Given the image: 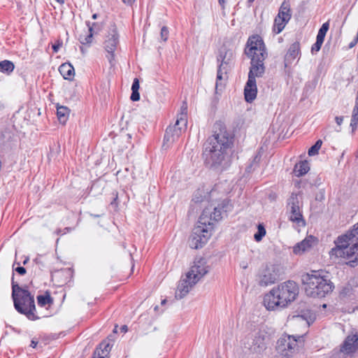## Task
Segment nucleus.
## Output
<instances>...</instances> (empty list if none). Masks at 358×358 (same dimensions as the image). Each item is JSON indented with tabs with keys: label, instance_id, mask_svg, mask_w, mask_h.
Wrapping results in <instances>:
<instances>
[{
	"label": "nucleus",
	"instance_id": "obj_1",
	"mask_svg": "<svg viewBox=\"0 0 358 358\" xmlns=\"http://www.w3.org/2000/svg\"><path fill=\"white\" fill-rule=\"evenodd\" d=\"M234 136L222 122H216L213 134L204 144L202 157L205 166L213 171L222 172L231 165L229 153L234 144Z\"/></svg>",
	"mask_w": 358,
	"mask_h": 358
},
{
	"label": "nucleus",
	"instance_id": "obj_2",
	"mask_svg": "<svg viewBox=\"0 0 358 358\" xmlns=\"http://www.w3.org/2000/svg\"><path fill=\"white\" fill-rule=\"evenodd\" d=\"M334 243L336 246L330 250V257L345 259L348 260L347 265L355 267L358 264V222L351 230L339 236Z\"/></svg>",
	"mask_w": 358,
	"mask_h": 358
},
{
	"label": "nucleus",
	"instance_id": "obj_3",
	"mask_svg": "<svg viewBox=\"0 0 358 358\" xmlns=\"http://www.w3.org/2000/svg\"><path fill=\"white\" fill-rule=\"evenodd\" d=\"M244 53L251 59L248 80L256 81V78H261L264 74V61L268 55L262 37L259 35L250 36L246 43Z\"/></svg>",
	"mask_w": 358,
	"mask_h": 358
},
{
	"label": "nucleus",
	"instance_id": "obj_4",
	"mask_svg": "<svg viewBox=\"0 0 358 358\" xmlns=\"http://www.w3.org/2000/svg\"><path fill=\"white\" fill-rule=\"evenodd\" d=\"M213 214L208 209H204L200 215L198 224L192 230V233L189 238V245L192 249L201 248L210 238L213 229V222H217L221 220L220 213L217 209H215Z\"/></svg>",
	"mask_w": 358,
	"mask_h": 358
},
{
	"label": "nucleus",
	"instance_id": "obj_5",
	"mask_svg": "<svg viewBox=\"0 0 358 358\" xmlns=\"http://www.w3.org/2000/svg\"><path fill=\"white\" fill-rule=\"evenodd\" d=\"M298 294L297 284L292 280H288L272 289L264 296V304L268 311L280 310L294 301Z\"/></svg>",
	"mask_w": 358,
	"mask_h": 358
},
{
	"label": "nucleus",
	"instance_id": "obj_6",
	"mask_svg": "<svg viewBox=\"0 0 358 358\" xmlns=\"http://www.w3.org/2000/svg\"><path fill=\"white\" fill-rule=\"evenodd\" d=\"M305 292L307 296L313 298H322L332 292L334 286L330 280L322 276L315 271L312 273H305L301 276Z\"/></svg>",
	"mask_w": 358,
	"mask_h": 358
},
{
	"label": "nucleus",
	"instance_id": "obj_7",
	"mask_svg": "<svg viewBox=\"0 0 358 358\" xmlns=\"http://www.w3.org/2000/svg\"><path fill=\"white\" fill-rule=\"evenodd\" d=\"M208 272V266H206L205 259L195 260L190 270L186 273L185 278L179 281L175 293L176 298L181 299L186 296L190 289Z\"/></svg>",
	"mask_w": 358,
	"mask_h": 358
},
{
	"label": "nucleus",
	"instance_id": "obj_8",
	"mask_svg": "<svg viewBox=\"0 0 358 358\" xmlns=\"http://www.w3.org/2000/svg\"><path fill=\"white\" fill-rule=\"evenodd\" d=\"M12 299L15 310L19 313H34L36 310L34 295L27 289L20 285V280L11 279Z\"/></svg>",
	"mask_w": 358,
	"mask_h": 358
},
{
	"label": "nucleus",
	"instance_id": "obj_9",
	"mask_svg": "<svg viewBox=\"0 0 358 358\" xmlns=\"http://www.w3.org/2000/svg\"><path fill=\"white\" fill-rule=\"evenodd\" d=\"M303 336L283 334L278 340L276 350L282 358H290L298 350Z\"/></svg>",
	"mask_w": 358,
	"mask_h": 358
},
{
	"label": "nucleus",
	"instance_id": "obj_10",
	"mask_svg": "<svg viewBox=\"0 0 358 358\" xmlns=\"http://www.w3.org/2000/svg\"><path fill=\"white\" fill-rule=\"evenodd\" d=\"M187 118L184 113L178 115L177 120L173 126H169L165 131L163 147L169 148L176 141L181 134L185 131Z\"/></svg>",
	"mask_w": 358,
	"mask_h": 358
},
{
	"label": "nucleus",
	"instance_id": "obj_11",
	"mask_svg": "<svg viewBox=\"0 0 358 358\" xmlns=\"http://www.w3.org/2000/svg\"><path fill=\"white\" fill-rule=\"evenodd\" d=\"M234 52L232 50L222 47L220 49L217 61L218 63L217 72L216 87L218 86V81L223 79V74H227L231 69Z\"/></svg>",
	"mask_w": 358,
	"mask_h": 358
},
{
	"label": "nucleus",
	"instance_id": "obj_12",
	"mask_svg": "<svg viewBox=\"0 0 358 358\" xmlns=\"http://www.w3.org/2000/svg\"><path fill=\"white\" fill-rule=\"evenodd\" d=\"M280 278V267L275 264H267L261 268L257 275L258 285L266 287L275 283Z\"/></svg>",
	"mask_w": 358,
	"mask_h": 358
},
{
	"label": "nucleus",
	"instance_id": "obj_13",
	"mask_svg": "<svg viewBox=\"0 0 358 358\" xmlns=\"http://www.w3.org/2000/svg\"><path fill=\"white\" fill-rule=\"evenodd\" d=\"M303 206L302 196L300 194L292 193L287 199V206L289 209V220L293 222L304 225L305 220L303 217L302 211L301 210Z\"/></svg>",
	"mask_w": 358,
	"mask_h": 358
},
{
	"label": "nucleus",
	"instance_id": "obj_14",
	"mask_svg": "<svg viewBox=\"0 0 358 358\" xmlns=\"http://www.w3.org/2000/svg\"><path fill=\"white\" fill-rule=\"evenodd\" d=\"M119 43V35L117 29L114 27L111 29V32L107 36V39L104 42V48L106 51L109 54L107 57L110 64H113L114 61V52L116 50L117 45Z\"/></svg>",
	"mask_w": 358,
	"mask_h": 358
},
{
	"label": "nucleus",
	"instance_id": "obj_15",
	"mask_svg": "<svg viewBox=\"0 0 358 358\" xmlns=\"http://www.w3.org/2000/svg\"><path fill=\"white\" fill-rule=\"evenodd\" d=\"M269 340V335L263 331H259L252 338V344L250 345L249 348L254 352H260L266 349Z\"/></svg>",
	"mask_w": 358,
	"mask_h": 358
},
{
	"label": "nucleus",
	"instance_id": "obj_16",
	"mask_svg": "<svg viewBox=\"0 0 358 358\" xmlns=\"http://www.w3.org/2000/svg\"><path fill=\"white\" fill-rule=\"evenodd\" d=\"M88 27V34H80L79 41L83 45L90 44L92 41L94 34H98L103 28V25L99 22L91 23L90 21L85 22Z\"/></svg>",
	"mask_w": 358,
	"mask_h": 358
},
{
	"label": "nucleus",
	"instance_id": "obj_17",
	"mask_svg": "<svg viewBox=\"0 0 358 358\" xmlns=\"http://www.w3.org/2000/svg\"><path fill=\"white\" fill-rule=\"evenodd\" d=\"M315 241V237L313 236L306 237L302 241L296 243L293 247V253L296 255H302L306 251L309 250L312 248L313 243Z\"/></svg>",
	"mask_w": 358,
	"mask_h": 358
},
{
	"label": "nucleus",
	"instance_id": "obj_18",
	"mask_svg": "<svg viewBox=\"0 0 358 358\" xmlns=\"http://www.w3.org/2000/svg\"><path fill=\"white\" fill-rule=\"evenodd\" d=\"M257 94V87L256 81L248 80L244 88V95L245 101L248 103L252 102L255 99Z\"/></svg>",
	"mask_w": 358,
	"mask_h": 358
},
{
	"label": "nucleus",
	"instance_id": "obj_19",
	"mask_svg": "<svg viewBox=\"0 0 358 358\" xmlns=\"http://www.w3.org/2000/svg\"><path fill=\"white\" fill-rule=\"evenodd\" d=\"M300 52V43L297 41L292 43L289 46L285 56V66L292 64V62L299 55Z\"/></svg>",
	"mask_w": 358,
	"mask_h": 358
},
{
	"label": "nucleus",
	"instance_id": "obj_20",
	"mask_svg": "<svg viewBox=\"0 0 358 358\" xmlns=\"http://www.w3.org/2000/svg\"><path fill=\"white\" fill-rule=\"evenodd\" d=\"M358 341V336L357 334L349 335L345 339L341 350L345 353L353 352L356 350L355 343Z\"/></svg>",
	"mask_w": 358,
	"mask_h": 358
},
{
	"label": "nucleus",
	"instance_id": "obj_21",
	"mask_svg": "<svg viewBox=\"0 0 358 358\" xmlns=\"http://www.w3.org/2000/svg\"><path fill=\"white\" fill-rule=\"evenodd\" d=\"M14 141H15L14 132L10 129H4L0 135V144L3 146L11 147Z\"/></svg>",
	"mask_w": 358,
	"mask_h": 358
},
{
	"label": "nucleus",
	"instance_id": "obj_22",
	"mask_svg": "<svg viewBox=\"0 0 358 358\" xmlns=\"http://www.w3.org/2000/svg\"><path fill=\"white\" fill-rule=\"evenodd\" d=\"M292 320L296 324H302L309 327L316 320V315H294Z\"/></svg>",
	"mask_w": 358,
	"mask_h": 358
},
{
	"label": "nucleus",
	"instance_id": "obj_23",
	"mask_svg": "<svg viewBox=\"0 0 358 358\" xmlns=\"http://www.w3.org/2000/svg\"><path fill=\"white\" fill-rule=\"evenodd\" d=\"M292 17V13L289 3L284 1L281 4L278 14L276 16L278 19H280L281 22H288Z\"/></svg>",
	"mask_w": 358,
	"mask_h": 358
},
{
	"label": "nucleus",
	"instance_id": "obj_24",
	"mask_svg": "<svg viewBox=\"0 0 358 358\" xmlns=\"http://www.w3.org/2000/svg\"><path fill=\"white\" fill-rule=\"evenodd\" d=\"M111 350L110 344L103 341L99 344V348L94 352L93 357L96 358H107L109 352Z\"/></svg>",
	"mask_w": 358,
	"mask_h": 358
},
{
	"label": "nucleus",
	"instance_id": "obj_25",
	"mask_svg": "<svg viewBox=\"0 0 358 358\" xmlns=\"http://www.w3.org/2000/svg\"><path fill=\"white\" fill-rule=\"evenodd\" d=\"M59 71L66 80H71L74 76V68L69 63H64L59 67Z\"/></svg>",
	"mask_w": 358,
	"mask_h": 358
},
{
	"label": "nucleus",
	"instance_id": "obj_26",
	"mask_svg": "<svg viewBox=\"0 0 358 358\" xmlns=\"http://www.w3.org/2000/svg\"><path fill=\"white\" fill-rule=\"evenodd\" d=\"M309 170V164L306 160L301 161L296 164L294 168V174L297 177L305 175Z\"/></svg>",
	"mask_w": 358,
	"mask_h": 358
},
{
	"label": "nucleus",
	"instance_id": "obj_27",
	"mask_svg": "<svg viewBox=\"0 0 358 358\" xmlns=\"http://www.w3.org/2000/svg\"><path fill=\"white\" fill-rule=\"evenodd\" d=\"M36 299L38 305L41 307H44L46 305L51 306L54 303V299L48 291L45 292L43 294L38 295Z\"/></svg>",
	"mask_w": 358,
	"mask_h": 358
},
{
	"label": "nucleus",
	"instance_id": "obj_28",
	"mask_svg": "<svg viewBox=\"0 0 358 358\" xmlns=\"http://www.w3.org/2000/svg\"><path fill=\"white\" fill-rule=\"evenodd\" d=\"M15 69V65L13 62L10 60H3L0 62V71L3 73L10 75Z\"/></svg>",
	"mask_w": 358,
	"mask_h": 358
},
{
	"label": "nucleus",
	"instance_id": "obj_29",
	"mask_svg": "<svg viewBox=\"0 0 358 358\" xmlns=\"http://www.w3.org/2000/svg\"><path fill=\"white\" fill-rule=\"evenodd\" d=\"M231 208H232V206L231 204L230 203V201L228 199H224L220 204L218 205V206L217 207H215L214 208V210L215 209H217L220 213V217L221 218L222 217V210L227 213L228 211H230L231 210ZM208 209V208H206ZM208 210H210V212L213 215V213L215 212V210L213 212H211L210 209L208 208Z\"/></svg>",
	"mask_w": 358,
	"mask_h": 358
},
{
	"label": "nucleus",
	"instance_id": "obj_30",
	"mask_svg": "<svg viewBox=\"0 0 358 358\" xmlns=\"http://www.w3.org/2000/svg\"><path fill=\"white\" fill-rule=\"evenodd\" d=\"M69 114V110L67 107L60 106L57 108V115L60 122L65 123Z\"/></svg>",
	"mask_w": 358,
	"mask_h": 358
},
{
	"label": "nucleus",
	"instance_id": "obj_31",
	"mask_svg": "<svg viewBox=\"0 0 358 358\" xmlns=\"http://www.w3.org/2000/svg\"><path fill=\"white\" fill-rule=\"evenodd\" d=\"M266 235V229L263 224H259L257 225V231L254 235V238L257 242H259L262 240L263 237Z\"/></svg>",
	"mask_w": 358,
	"mask_h": 358
},
{
	"label": "nucleus",
	"instance_id": "obj_32",
	"mask_svg": "<svg viewBox=\"0 0 358 358\" xmlns=\"http://www.w3.org/2000/svg\"><path fill=\"white\" fill-rule=\"evenodd\" d=\"M322 145V141L319 139L317 140L315 143L312 145L309 150H308V155L309 156H314L318 154L319 150L321 148V146Z\"/></svg>",
	"mask_w": 358,
	"mask_h": 358
},
{
	"label": "nucleus",
	"instance_id": "obj_33",
	"mask_svg": "<svg viewBox=\"0 0 358 358\" xmlns=\"http://www.w3.org/2000/svg\"><path fill=\"white\" fill-rule=\"evenodd\" d=\"M287 22H281L280 24H273V31L275 34H280L285 28Z\"/></svg>",
	"mask_w": 358,
	"mask_h": 358
},
{
	"label": "nucleus",
	"instance_id": "obj_34",
	"mask_svg": "<svg viewBox=\"0 0 358 358\" xmlns=\"http://www.w3.org/2000/svg\"><path fill=\"white\" fill-rule=\"evenodd\" d=\"M13 270L21 275H24L27 272L26 268L23 266H20L19 262L14 263L13 265Z\"/></svg>",
	"mask_w": 358,
	"mask_h": 358
},
{
	"label": "nucleus",
	"instance_id": "obj_35",
	"mask_svg": "<svg viewBox=\"0 0 358 358\" xmlns=\"http://www.w3.org/2000/svg\"><path fill=\"white\" fill-rule=\"evenodd\" d=\"M169 30L166 27L164 26L161 29L160 36L163 41H166L169 38Z\"/></svg>",
	"mask_w": 358,
	"mask_h": 358
},
{
	"label": "nucleus",
	"instance_id": "obj_36",
	"mask_svg": "<svg viewBox=\"0 0 358 358\" xmlns=\"http://www.w3.org/2000/svg\"><path fill=\"white\" fill-rule=\"evenodd\" d=\"M322 43L317 41L312 45L311 52L313 53L314 52H318L322 47Z\"/></svg>",
	"mask_w": 358,
	"mask_h": 358
},
{
	"label": "nucleus",
	"instance_id": "obj_37",
	"mask_svg": "<svg viewBox=\"0 0 358 358\" xmlns=\"http://www.w3.org/2000/svg\"><path fill=\"white\" fill-rule=\"evenodd\" d=\"M139 87H140V86H139L138 79V78H134V80L133 81V83H132V85H131V90H132V92L138 91Z\"/></svg>",
	"mask_w": 358,
	"mask_h": 358
},
{
	"label": "nucleus",
	"instance_id": "obj_38",
	"mask_svg": "<svg viewBox=\"0 0 358 358\" xmlns=\"http://www.w3.org/2000/svg\"><path fill=\"white\" fill-rule=\"evenodd\" d=\"M343 119H344L343 116H336L335 117V121L338 127H341V125L342 124V123L343 122ZM341 127H339V129H337L336 131L339 132V131H341Z\"/></svg>",
	"mask_w": 358,
	"mask_h": 358
},
{
	"label": "nucleus",
	"instance_id": "obj_39",
	"mask_svg": "<svg viewBox=\"0 0 358 358\" xmlns=\"http://www.w3.org/2000/svg\"><path fill=\"white\" fill-rule=\"evenodd\" d=\"M131 100H132L133 101H137L140 99V94L138 92V91H134V92H131V97H130Z\"/></svg>",
	"mask_w": 358,
	"mask_h": 358
},
{
	"label": "nucleus",
	"instance_id": "obj_40",
	"mask_svg": "<svg viewBox=\"0 0 358 358\" xmlns=\"http://www.w3.org/2000/svg\"><path fill=\"white\" fill-rule=\"evenodd\" d=\"M329 22H324L322 25V27L320 28L319 30L322 31V32H325V34H327V32L329 30Z\"/></svg>",
	"mask_w": 358,
	"mask_h": 358
},
{
	"label": "nucleus",
	"instance_id": "obj_41",
	"mask_svg": "<svg viewBox=\"0 0 358 358\" xmlns=\"http://www.w3.org/2000/svg\"><path fill=\"white\" fill-rule=\"evenodd\" d=\"M352 122H358V110H352V114L351 117Z\"/></svg>",
	"mask_w": 358,
	"mask_h": 358
},
{
	"label": "nucleus",
	"instance_id": "obj_42",
	"mask_svg": "<svg viewBox=\"0 0 358 358\" xmlns=\"http://www.w3.org/2000/svg\"><path fill=\"white\" fill-rule=\"evenodd\" d=\"M358 127V122H350V127L352 128V133H355Z\"/></svg>",
	"mask_w": 358,
	"mask_h": 358
},
{
	"label": "nucleus",
	"instance_id": "obj_43",
	"mask_svg": "<svg viewBox=\"0 0 358 358\" xmlns=\"http://www.w3.org/2000/svg\"><path fill=\"white\" fill-rule=\"evenodd\" d=\"M187 106L186 102H183L182 106H181V113H184L185 114V116L187 117Z\"/></svg>",
	"mask_w": 358,
	"mask_h": 358
},
{
	"label": "nucleus",
	"instance_id": "obj_44",
	"mask_svg": "<svg viewBox=\"0 0 358 358\" xmlns=\"http://www.w3.org/2000/svg\"><path fill=\"white\" fill-rule=\"evenodd\" d=\"M27 316V318L30 320L34 321L38 319H39V317H38L37 315H26Z\"/></svg>",
	"mask_w": 358,
	"mask_h": 358
},
{
	"label": "nucleus",
	"instance_id": "obj_45",
	"mask_svg": "<svg viewBox=\"0 0 358 358\" xmlns=\"http://www.w3.org/2000/svg\"><path fill=\"white\" fill-rule=\"evenodd\" d=\"M324 37L325 36H321V35L317 34V37H316V41L323 43L324 40Z\"/></svg>",
	"mask_w": 358,
	"mask_h": 358
},
{
	"label": "nucleus",
	"instance_id": "obj_46",
	"mask_svg": "<svg viewBox=\"0 0 358 358\" xmlns=\"http://www.w3.org/2000/svg\"><path fill=\"white\" fill-rule=\"evenodd\" d=\"M136 0H122L123 3L127 5H132Z\"/></svg>",
	"mask_w": 358,
	"mask_h": 358
},
{
	"label": "nucleus",
	"instance_id": "obj_47",
	"mask_svg": "<svg viewBox=\"0 0 358 358\" xmlns=\"http://www.w3.org/2000/svg\"><path fill=\"white\" fill-rule=\"evenodd\" d=\"M357 43H358V41H356V40L354 39L352 41H351L350 43L349 48H352Z\"/></svg>",
	"mask_w": 358,
	"mask_h": 358
},
{
	"label": "nucleus",
	"instance_id": "obj_48",
	"mask_svg": "<svg viewBox=\"0 0 358 358\" xmlns=\"http://www.w3.org/2000/svg\"><path fill=\"white\" fill-rule=\"evenodd\" d=\"M37 344H38L37 341L32 340L31 342L30 346L34 348L36 347Z\"/></svg>",
	"mask_w": 358,
	"mask_h": 358
},
{
	"label": "nucleus",
	"instance_id": "obj_49",
	"mask_svg": "<svg viewBox=\"0 0 358 358\" xmlns=\"http://www.w3.org/2000/svg\"><path fill=\"white\" fill-rule=\"evenodd\" d=\"M59 45H52V49L54 50V52H57L59 50Z\"/></svg>",
	"mask_w": 358,
	"mask_h": 358
},
{
	"label": "nucleus",
	"instance_id": "obj_50",
	"mask_svg": "<svg viewBox=\"0 0 358 358\" xmlns=\"http://www.w3.org/2000/svg\"><path fill=\"white\" fill-rule=\"evenodd\" d=\"M280 22H281L280 19H278V17H275V18L274 20V24H280Z\"/></svg>",
	"mask_w": 358,
	"mask_h": 358
},
{
	"label": "nucleus",
	"instance_id": "obj_51",
	"mask_svg": "<svg viewBox=\"0 0 358 358\" xmlns=\"http://www.w3.org/2000/svg\"><path fill=\"white\" fill-rule=\"evenodd\" d=\"M121 330L124 332H126L127 331V327L126 325H123L122 327H121Z\"/></svg>",
	"mask_w": 358,
	"mask_h": 358
},
{
	"label": "nucleus",
	"instance_id": "obj_52",
	"mask_svg": "<svg viewBox=\"0 0 358 358\" xmlns=\"http://www.w3.org/2000/svg\"><path fill=\"white\" fill-rule=\"evenodd\" d=\"M317 34L321 35V36H326L325 32H322V31H320V30H319V31H318Z\"/></svg>",
	"mask_w": 358,
	"mask_h": 358
},
{
	"label": "nucleus",
	"instance_id": "obj_53",
	"mask_svg": "<svg viewBox=\"0 0 358 358\" xmlns=\"http://www.w3.org/2000/svg\"><path fill=\"white\" fill-rule=\"evenodd\" d=\"M92 19H93V20H96V19H97V17H98V14H97V13H94V14H93V15H92Z\"/></svg>",
	"mask_w": 358,
	"mask_h": 358
},
{
	"label": "nucleus",
	"instance_id": "obj_54",
	"mask_svg": "<svg viewBox=\"0 0 358 358\" xmlns=\"http://www.w3.org/2000/svg\"><path fill=\"white\" fill-rule=\"evenodd\" d=\"M218 2L221 6H223L225 3V0H218Z\"/></svg>",
	"mask_w": 358,
	"mask_h": 358
},
{
	"label": "nucleus",
	"instance_id": "obj_55",
	"mask_svg": "<svg viewBox=\"0 0 358 358\" xmlns=\"http://www.w3.org/2000/svg\"><path fill=\"white\" fill-rule=\"evenodd\" d=\"M255 0H248V5L250 6L253 2H254Z\"/></svg>",
	"mask_w": 358,
	"mask_h": 358
},
{
	"label": "nucleus",
	"instance_id": "obj_56",
	"mask_svg": "<svg viewBox=\"0 0 358 358\" xmlns=\"http://www.w3.org/2000/svg\"><path fill=\"white\" fill-rule=\"evenodd\" d=\"M29 257H27L24 261H23V264H26L28 262H29Z\"/></svg>",
	"mask_w": 358,
	"mask_h": 358
},
{
	"label": "nucleus",
	"instance_id": "obj_57",
	"mask_svg": "<svg viewBox=\"0 0 358 358\" xmlns=\"http://www.w3.org/2000/svg\"><path fill=\"white\" fill-rule=\"evenodd\" d=\"M355 39L356 40V41H358V31H357V36Z\"/></svg>",
	"mask_w": 358,
	"mask_h": 358
},
{
	"label": "nucleus",
	"instance_id": "obj_58",
	"mask_svg": "<svg viewBox=\"0 0 358 358\" xmlns=\"http://www.w3.org/2000/svg\"><path fill=\"white\" fill-rule=\"evenodd\" d=\"M80 50H81V52H83V54H84V53H85V50L83 49V48H82V47H81V48H80Z\"/></svg>",
	"mask_w": 358,
	"mask_h": 358
},
{
	"label": "nucleus",
	"instance_id": "obj_59",
	"mask_svg": "<svg viewBox=\"0 0 358 358\" xmlns=\"http://www.w3.org/2000/svg\"><path fill=\"white\" fill-rule=\"evenodd\" d=\"M157 308H158V306H156L154 308V310H155V311H156V310H157Z\"/></svg>",
	"mask_w": 358,
	"mask_h": 358
},
{
	"label": "nucleus",
	"instance_id": "obj_60",
	"mask_svg": "<svg viewBox=\"0 0 358 358\" xmlns=\"http://www.w3.org/2000/svg\"><path fill=\"white\" fill-rule=\"evenodd\" d=\"M326 306H327V305H326V304H323V305H322V307H323V308H326Z\"/></svg>",
	"mask_w": 358,
	"mask_h": 358
},
{
	"label": "nucleus",
	"instance_id": "obj_61",
	"mask_svg": "<svg viewBox=\"0 0 358 358\" xmlns=\"http://www.w3.org/2000/svg\"><path fill=\"white\" fill-rule=\"evenodd\" d=\"M165 301H166V300H163L162 303H165Z\"/></svg>",
	"mask_w": 358,
	"mask_h": 358
},
{
	"label": "nucleus",
	"instance_id": "obj_62",
	"mask_svg": "<svg viewBox=\"0 0 358 358\" xmlns=\"http://www.w3.org/2000/svg\"><path fill=\"white\" fill-rule=\"evenodd\" d=\"M216 358H221V357H217Z\"/></svg>",
	"mask_w": 358,
	"mask_h": 358
},
{
	"label": "nucleus",
	"instance_id": "obj_63",
	"mask_svg": "<svg viewBox=\"0 0 358 358\" xmlns=\"http://www.w3.org/2000/svg\"><path fill=\"white\" fill-rule=\"evenodd\" d=\"M357 157H358V155H357Z\"/></svg>",
	"mask_w": 358,
	"mask_h": 358
},
{
	"label": "nucleus",
	"instance_id": "obj_64",
	"mask_svg": "<svg viewBox=\"0 0 358 358\" xmlns=\"http://www.w3.org/2000/svg\"><path fill=\"white\" fill-rule=\"evenodd\" d=\"M92 358H96V357H92Z\"/></svg>",
	"mask_w": 358,
	"mask_h": 358
}]
</instances>
